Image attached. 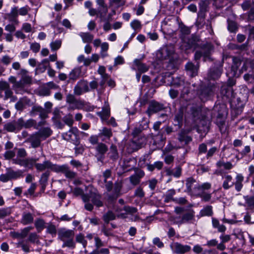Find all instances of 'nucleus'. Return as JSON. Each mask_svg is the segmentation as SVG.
I'll use <instances>...</instances> for the list:
<instances>
[{
  "mask_svg": "<svg viewBox=\"0 0 254 254\" xmlns=\"http://www.w3.org/2000/svg\"><path fill=\"white\" fill-rule=\"evenodd\" d=\"M232 60L233 64L232 65L231 68L233 71L236 72L241 64V60L237 57H233Z\"/></svg>",
  "mask_w": 254,
  "mask_h": 254,
  "instance_id": "60",
  "label": "nucleus"
},
{
  "mask_svg": "<svg viewBox=\"0 0 254 254\" xmlns=\"http://www.w3.org/2000/svg\"><path fill=\"white\" fill-rule=\"evenodd\" d=\"M34 221L33 215L30 212H23L20 220L21 223L24 225L32 224Z\"/></svg>",
  "mask_w": 254,
  "mask_h": 254,
  "instance_id": "32",
  "label": "nucleus"
},
{
  "mask_svg": "<svg viewBox=\"0 0 254 254\" xmlns=\"http://www.w3.org/2000/svg\"><path fill=\"white\" fill-rule=\"evenodd\" d=\"M198 39L194 37L191 36L190 38L187 40L186 49H190L191 48L195 49L198 47Z\"/></svg>",
  "mask_w": 254,
  "mask_h": 254,
  "instance_id": "44",
  "label": "nucleus"
},
{
  "mask_svg": "<svg viewBox=\"0 0 254 254\" xmlns=\"http://www.w3.org/2000/svg\"><path fill=\"white\" fill-rule=\"evenodd\" d=\"M171 85L176 87L183 86L181 93V98H185V95L190 93V84L186 81L183 76L173 77L171 81Z\"/></svg>",
  "mask_w": 254,
  "mask_h": 254,
  "instance_id": "8",
  "label": "nucleus"
},
{
  "mask_svg": "<svg viewBox=\"0 0 254 254\" xmlns=\"http://www.w3.org/2000/svg\"><path fill=\"white\" fill-rule=\"evenodd\" d=\"M19 125L20 126L21 129L24 127L25 128H29L32 127H36L37 124L36 121L32 119H30L25 121L22 118H19Z\"/></svg>",
  "mask_w": 254,
  "mask_h": 254,
  "instance_id": "30",
  "label": "nucleus"
},
{
  "mask_svg": "<svg viewBox=\"0 0 254 254\" xmlns=\"http://www.w3.org/2000/svg\"><path fill=\"white\" fill-rule=\"evenodd\" d=\"M108 179L103 178V183L107 191V200L111 203L116 202L117 198L121 195L123 184L121 182H116L113 184L112 181H108Z\"/></svg>",
  "mask_w": 254,
  "mask_h": 254,
  "instance_id": "2",
  "label": "nucleus"
},
{
  "mask_svg": "<svg viewBox=\"0 0 254 254\" xmlns=\"http://www.w3.org/2000/svg\"><path fill=\"white\" fill-rule=\"evenodd\" d=\"M222 71L223 69L221 66L210 68L207 73V78L209 80L218 79L220 77Z\"/></svg>",
  "mask_w": 254,
  "mask_h": 254,
  "instance_id": "24",
  "label": "nucleus"
},
{
  "mask_svg": "<svg viewBox=\"0 0 254 254\" xmlns=\"http://www.w3.org/2000/svg\"><path fill=\"white\" fill-rule=\"evenodd\" d=\"M186 186L188 192H192L193 190L196 191L198 183L192 177L188 178L186 180Z\"/></svg>",
  "mask_w": 254,
  "mask_h": 254,
  "instance_id": "28",
  "label": "nucleus"
},
{
  "mask_svg": "<svg viewBox=\"0 0 254 254\" xmlns=\"http://www.w3.org/2000/svg\"><path fill=\"white\" fill-rule=\"evenodd\" d=\"M73 194L75 196H81L82 200L84 202L88 201V194L87 193L85 194L82 189L77 187L75 188L73 190Z\"/></svg>",
  "mask_w": 254,
  "mask_h": 254,
  "instance_id": "43",
  "label": "nucleus"
},
{
  "mask_svg": "<svg viewBox=\"0 0 254 254\" xmlns=\"http://www.w3.org/2000/svg\"><path fill=\"white\" fill-rule=\"evenodd\" d=\"M228 29L231 33H236L238 29L237 23L232 20L228 19Z\"/></svg>",
  "mask_w": 254,
  "mask_h": 254,
  "instance_id": "53",
  "label": "nucleus"
},
{
  "mask_svg": "<svg viewBox=\"0 0 254 254\" xmlns=\"http://www.w3.org/2000/svg\"><path fill=\"white\" fill-rule=\"evenodd\" d=\"M84 43H90L93 39V35L89 33L81 32L79 34Z\"/></svg>",
  "mask_w": 254,
  "mask_h": 254,
  "instance_id": "56",
  "label": "nucleus"
},
{
  "mask_svg": "<svg viewBox=\"0 0 254 254\" xmlns=\"http://www.w3.org/2000/svg\"><path fill=\"white\" fill-rule=\"evenodd\" d=\"M133 63L138 71L140 73L145 72L149 69V66L146 64L142 63L139 59H135Z\"/></svg>",
  "mask_w": 254,
  "mask_h": 254,
  "instance_id": "37",
  "label": "nucleus"
},
{
  "mask_svg": "<svg viewBox=\"0 0 254 254\" xmlns=\"http://www.w3.org/2000/svg\"><path fill=\"white\" fill-rule=\"evenodd\" d=\"M213 214L212 206L211 205L206 206L200 212L201 216H211Z\"/></svg>",
  "mask_w": 254,
  "mask_h": 254,
  "instance_id": "52",
  "label": "nucleus"
},
{
  "mask_svg": "<svg viewBox=\"0 0 254 254\" xmlns=\"http://www.w3.org/2000/svg\"><path fill=\"white\" fill-rule=\"evenodd\" d=\"M30 100L26 98H23L22 99H20L15 105V109L18 111H22L23 109L25 108V103H26L28 101H29Z\"/></svg>",
  "mask_w": 254,
  "mask_h": 254,
  "instance_id": "54",
  "label": "nucleus"
},
{
  "mask_svg": "<svg viewBox=\"0 0 254 254\" xmlns=\"http://www.w3.org/2000/svg\"><path fill=\"white\" fill-rule=\"evenodd\" d=\"M243 198L245 201L244 206L248 209H254V195H244Z\"/></svg>",
  "mask_w": 254,
  "mask_h": 254,
  "instance_id": "34",
  "label": "nucleus"
},
{
  "mask_svg": "<svg viewBox=\"0 0 254 254\" xmlns=\"http://www.w3.org/2000/svg\"><path fill=\"white\" fill-rule=\"evenodd\" d=\"M23 177L22 170L14 171L11 168L6 169V173L0 175V181L3 183L7 182L11 180H16Z\"/></svg>",
  "mask_w": 254,
  "mask_h": 254,
  "instance_id": "11",
  "label": "nucleus"
},
{
  "mask_svg": "<svg viewBox=\"0 0 254 254\" xmlns=\"http://www.w3.org/2000/svg\"><path fill=\"white\" fill-rule=\"evenodd\" d=\"M38 160V158H27L25 160L16 159L15 161L16 163L18 164V165L28 169H32L35 166L36 170L38 172H43L46 169L55 172L57 164H53L49 160H45L42 163H37Z\"/></svg>",
  "mask_w": 254,
  "mask_h": 254,
  "instance_id": "1",
  "label": "nucleus"
},
{
  "mask_svg": "<svg viewBox=\"0 0 254 254\" xmlns=\"http://www.w3.org/2000/svg\"><path fill=\"white\" fill-rule=\"evenodd\" d=\"M79 130L76 127H71L69 130L62 135V138L66 141H70L75 145H78L79 141L78 139Z\"/></svg>",
  "mask_w": 254,
  "mask_h": 254,
  "instance_id": "12",
  "label": "nucleus"
},
{
  "mask_svg": "<svg viewBox=\"0 0 254 254\" xmlns=\"http://www.w3.org/2000/svg\"><path fill=\"white\" fill-rule=\"evenodd\" d=\"M97 115L100 117L103 122L106 121L109 119L110 116V108L107 102H105L102 111L97 112Z\"/></svg>",
  "mask_w": 254,
  "mask_h": 254,
  "instance_id": "27",
  "label": "nucleus"
},
{
  "mask_svg": "<svg viewBox=\"0 0 254 254\" xmlns=\"http://www.w3.org/2000/svg\"><path fill=\"white\" fill-rule=\"evenodd\" d=\"M11 213L10 207L2 208L0 209V219H3L4 217L10 215Z\"/></svg>",
  "mask_w": 254,
  "mask_h": 254,
  "instance_id": "63",
  "label": "nucleus"
},
{
  "mask_svg": "<svg viewBox=\"0 0 254 254\" xmlns=\"http://www.w3.org/2000/svg\"><path fill=\"white\" fill-rule=\"evenodd\" d=\"M55 172L57 173H63L66 178L70 179H73L76 176V173L70 170L69 167L67 164H64L62 165L57 164Z\"/></svg>",
  "mask_w": 254,
  "mask_h": 254,
  "instance_id": "18",
  "label": "nucleus"
},
{
  "mask_svg": "<svg viewBox=\"0 0 254 254\" xmlns=\"http://www.w3.org/2000/svg\"><path fill=\"white\" fill-rule=\"evenodd\" d=\"M188 108V106H182L175 115L174 121L177 122V124H175V125L178 126L179 128L182 127L184 116L185 118L189 117V112H187Z\"/></svg>",
  "mask_w": 254,
  "mask_h": 254,
  "instance_id": "16",
  "label": "nucleus"
},
{
  "mask_svg": "<svg viewBox=\"0 0 254 254\" xmlns=\"http://www.w3.org/2000/svg\"><path fill=\"white\" fill-rule=\"evenodd\" d=\"M81 73L80 67L75 68L69 73V78L70 80H75L79 77Z\"/></svg>",
  "mask_w": 254,
  "mask_h": 254,
  "instance_id": "50",
  "label": "nucleus"
},
{
  "mask_svg": "<svg viewBox=\"0 0 254 254\" xmlns=\"http://www.w3.org/2000/svg\"><path fill=\"white\" fill-rule=\"evenodd\" d=\"M126 3V0H109V6L114 8L113 11L114 13H116V10L123 6Z\"/></svg>",
  "mask_w": 254,
  "mask_h": 254,
  "instance_id": "33",
  "label": "nucleus"
},
{
  "mask_svg": "<svg viewBox=\"0 0 254 254\" xmlns=\"http://www.w3.org/2000/svg\"><path fill=\"white\" fill-rule=\"evenodd\" d=\"M146 138L145 136H141L139 139L132 138L127 144V149L129 153H131L141 148L145 143Z\"/></svg>",
  "mask_w": 254,
  "mask_h": 254,
  "instance_id": "14",
  "label": "nucleus"
},
{
  "mask_svg": "<svg viewBox=\"0 0 254 254\" xmlns=\"http://www.w3.org/2000/svg\"><path fill=\"white\" fill-rule=\"evenodd\" d=\"M216 124L219 127L221 133L222 134L224 133L226 131L225 121L223 118L220 117V115L218 116L216 119Z\"/></svg>",
  "mask_w": 254,
  "mask_h": 254,
  "instance_id": "48",
  "label": "nucleus"
},
{
  "mask_svg": "<svg viewBox=\"0 0 254 254\" xmlns=\"http://www.w3.org/2000/svg\"><path fill=\"white\" fill-rule=\"evenodd\" d=\"M199 67L198 62L196 65L192 62H188L185 65V69L187 74L191 77H193L197 75Z\"/></svg>",
  "mask_w": 254,
  "mask_h": 254,
  "instance_id": "26",
  "label": "nucleus"
},
{
  "mask_svg": "<svg viewBox=\"0 0 254 254\" xmlns=\"http://www.w3.org/2000/svg\"><path fill=\"white\" fill-rule=\"evenodd\" d=\"M219 239L221 242L219 243V246H218V250L221 251H223L226 249L225 244L229 242L231 240V237L230 235L222 233L219 236Z\"/></svg>",
  "mask_w": 254,
  "mask_h": 254,
  "instance_id": "31",
  "label": "nucleus"
},
{
  "mask_svg": "<svg viewBox=\"0 0 254 254\" xmlns=\"http://www.w3.org/2000/svg\"><path fill=\"white\" fill-rule=\"evenodd\" d=\"M42 140V139L40 136L35 132L30 134L26 139L25 142L30 143L32 148H36L40 146Z\"/></svg>",
  "mask_w": 254,
  "mask_h": 254,
  "instance_id": "21",
  "label": "nucleus"
},
{
  "mask_svg": "<svg viewBox=\"0 0 254 254\" xmlns=\"http://www.w3.org/2000/svg\"><path fill=\"white\" fill-rule=\"evenodd\" d=\"M75 241L77 243H80L84 248H86L87 245V242L85 239V237L82 233H79L76 235Z\"/></svg>",
  "mask_w": 254,
  "mask_h": 254,
  "instance_id": "59",
  "label": "nucleus"
},
{
  "mask_svg": "<svg viewBox=\"0 0 254 254\" xmlns=\"http://www.w3.org/2000/svg\"><path fill=\"white\" fill-rule=\"evenodd\" d=\"M50 175V171L47 170L46 172L43 173L41 176L39 181L41 185L45 186L48 181L49 176Z\"/></svg>",
  "mask_w": 254,
  "mask_h": 254,
  "instance_id": "58",
  "label": "nucleus"
},
{
  "mask_svg": "<svg viewBox=\"0 0 254 254\" xmlns=\"http://www.w3.org/2000/svg\"><path fill=\"white\" fill-rule=\"evenodd\" d=\"M234 91L232 87L223 83L221 87L220 94L223 97L229 99L233 97Z\"/></svg>",
  "mask_w": 254,
  "mask_h": 254,
  "instance_id": "29",
  "label": "nucleus"
},
{
  "mask_svg": "<svg viewBox=\"0 0 254 254\" xmlns=\"http://www.w3.org/2000/svg\"><path fill=\"white\" fill-rule=\"evenodd\" d=\"M87 194L88 201L84 202V208L86 210L92 211L94 205L98 208L103 206V202L101 200L102 196L97 190L91 188Z\"/></svg>",
  "mask_w": 254,
  "mask_h": 254,
  "instance_id": "3",
  "label": "nucleus"
},
{
  "mask_svg": "<svg viewBox=\"0 0 254 254\" xmlns=\"http://www.w3.org/2000/svg\"><path fill=\"white\" fill-rule=\"evenodd\" d=\"M35 226L38 232L42 231L45 227V222L42 219H37L35 222Z\"/></svg>",
  "mask_w": 254,
  "mask_h": 254,
  "instance_id": "61",
  "label": "nucleus"
},
{
  "mask_svg": "<svg viewBox=\"0 0 254 254\" xmlns=\"http://www.w3.org/2000/svg\"><path fill=\"white\" fill-rule=\"evenodd\" d=\"M27 155V153L26 150L23 148H19L17 152V157L12 159L13 163L18 165L15 163L16 159L18 160H25L27 158H25Z\"/></svg>",
  "mask_w": 254,
  "mask_h": 254,
  "instance_id": "47",
  "label": "nucleus"
},
{
  "mask_svg": "<svg viewBox=\"0 0 254 254\" xmlns=\"http://www.w3.org/2000/svg\"><path fill=\"white\" fill-rule=\"evenodd\" d=\"M63 121L64 123L65 124L67 125L68 127H72V125L73 124L74 121L73 120L72 116L71 114H68L67 115L65 116L63 119Z\"/></svg>",
  "mask_w": 254,
  "mask_h": 254,
  "instance_id": "64",
  "label": "nucleus"
},
{
  "mask_svg": "<svg viewBox=\"0 0 254 254\" xmlns=\"http://www.w3.org/2000/svg\"><path fill=\"white\" fill-rule=\"evenodd\" d=\"M223 178L224 180L222 184V187L224 190H228L234 186V182L233 181V178L231 175H225Z\"/></svg>",
  "mask_w": 254,
  "mask_h": 254,
  "instance_id": "38",
  "label": "nucleus"
},
{
  "mask_svg": "<svg viewBox=\"0 0 254 254\" xmlns=\"http://www.w3.org/2000/svg\"><path fill=\"white\" fill-rule=\"evenodd\" d=\"M116 219V215L112 211H108L103 216V219L104 222L108 224L110 221L114 220Z\"/></svg>",
  "mask_w": 254,
  "mask_h": 254,
  "instance_id": "51",
  "label": "nucleus"
},
{
  "mask_svg": "<svg viewBox=\"0 0 254 254\" xmlns=\"http://www.w3.org/2000/svg\"><path fill=\"white\" fill-rule=\"evenodd\" d=\"M75 94L68 93L66 96V102L68 104L72 105V109L81 110L86 105V103L80 99H76Z\"/></svg>",
  "mask_w": 254,
  "mask_h": 254,
  "instance_id": "13",
  "label": "nucleus"
},
{
  "mask_svg": "<svg viewBox=\"0 0 254 254\" xmlns=\"http://www.w3.org/2000/svg\"><path fill=\"white\" fill-rule=\"evenodd\" d=\"M30 9L31 8L28 5H25L19 9L17 6L12 7L10 13L8 14L9 21L18 23L17 17L18 15L25 16L28 13Z\"/></svg>",
  "mask_w": 254,
  "mask_h": 254,
  "instance_id": "10",
  "label": "nucleus"
},
{
  "mask_svg": "<svg viewBox=\"0 0 254 254\" xmlns=\"http://www.w3.org/2000/svg\"><path fill=\"white\" fill-rule=\"evenodd\" d=\"M205 17L206 14L204 13H197V17L195 22V25L199 29H201L203 27L205 24Z\"/></svg>",
  "mask_w": 254,
  "mask_h": 254,
  "instance_id": "46",
  "label": "nucleus"
},
{
  "mask_svg": "<svg viewBox=\"0 0 254 254\" xmlns=\"http://www.w3.org/2000/svg\"><path fill=\"white\" fill-rule=\"evenodd\" d=\"M165 109V107L163 104L152 100L149 101L148 107L145 113L150 117L152 114L163 111Z\"/></svg>",
  "mask_w": 254,
  "mask_h": 254,
  "instance_id": "15",
  "label": "nucleus"
},
{
  "mask_svg": "<svg viewBox=\"0 0 254 254\" xmlns=\"http://www.w3.org/2000/svg\"><path fill=\"white\" fill-rule=\"evenodd\" d=\"M212 224L214 228L217 229L218 232L224 233L226 227L223 224H220L218 220L215 218H212Z\"/></svg>",
  "mask_w": 254,
  "mask_h": 254,
  "instance_id": "41",
  "label": "nucleus"
},
{
  "mask_svg": "<svg viewBox=\"0 0 254 254\" xmlns=\"http://www.w3.org/2000/svg\"><path fill=\"white\" fill-rule=\"evenodd\" d=\"M190 131L186 129H181L178 133V139L179 141L185 145H187L191 142L192 137L189 135Z\"/></svg>",
  "mask_w": 254,
  "mask_h": 254,
  "instance_id": "25",
  "label": "nucleus"
},
{
  "mask_svg": "<svg viewBox=\"0 0 254 254\" xmlns=\"http://www.w3.org/2000/svg\"><path fill=\"white\" fill-rule=\"evenodd\" d=\"M89 91L88 81L85 80H80L75 85L73 89V93L76 96H80Z\"/></svg>",
  "mask_w": 254,
  "mask_h": 254,
  "instance_id": "17",
  "label": "nucleus"
},
{
  "mask_svg": "<svg viewBox=\"0 0 254 254\" xmlns=\"http://www.w3.org/2000/svg\"><path fill=\"white\" fill-rule=\"evenodd\" d=\"M218 87L216 83H209L207 85L202 84L198 90V96L202 102H205L212 97Z\"/></svg>",
  "mask_w": 254,
  "mask_h": 254,
  "instance_id": "6",
  "label": "nucleus"
},
{
  "mask_svg": "<svg viewBox=\"0 0 254 254\" xmlns=\"http://www.w3.org/2000/svg\"><path fill=\"white\" fill-rule=\"evenodd\" d=\"M175 54V47L173 45L162 47L157 52V58L160 60H170Z\"/></svg>",
  "mask_w": 254,
  "mask_h": 254,
  "instance_id": "9",
  "label": "nucleus"
},
{
  "mask_svg": "<svg viewBox=\"0 0 254 254\" xmlns=\"http://www.w3.org/2000/svg\"><path fill=\"white\" fill-rule=\"evenodd\" d=\"M19 123V119L17 121L13 120L7 122L4 125L3 129L7 132L17 133L21 130Z\"/></svg>",
  "mask_w": 254,
  "mask_h": 254,
  "instance_id": "23",
  "label": "nucleus"
},
{
  "mask_svg": "<svg viewBox=\"0 0 254 254\" xmlns=\"http://www.w3.org/2000/svg\"><path fill=\"white\" fill-rule=\"evenodd\" d=\"M244 180V177L242 174H239L237 175L236 181L234 182V185H235V190L238 192L240 191L243 187V182Z\"/></svg>",
  "mask_w": 254,
  "mask_h": 254,
  "instance_id": "40",
  "label": "nucleus"
},
{
  "mask_svg": "<svg viewBox=\"0 0 254 254\" xmlns=\"http://www.w3.org/2000/svg\"><path fill=\"white\" fill-rule=\"evenodd\" d=\"M134 173L129 177L130 183L134 186L138 185L141 179L145 176L144 172L137 168H134Z\"/></svg>",
  "mask_w": 254,
  "mask_h": 254,
  "instance_id": "20",
  "label": "nucleus"
},
{
  "mask_svg": "<svg viewBox=\"0 0 254 254\" xmlns=\"http://www.w3.org/2000/svg\"><path fill=\"white\" fill-rule=\"evenodd\" d=\"M36 132L42 140H45L52 135L53 131L50 127H46L41 128L39 131H36Z\"/></svg>",
  "mask_w": 254,
  "mask_h": 254,
  "instance_id": "35",
  "label": "nucleus"
},
{
  "mask_svg": "<svg viewBox=\"0 0 254 254\" xmlns=\"http://www.w3.org/2000/svg\"><path fill=\"white\" fill-rule=\"evenodd\" d=\"M185 207L177 206L175 207L174 212L177 215H181L183 224L192 223L195 219V212L193 209H190L185 212Z\"/></svg>",
  "mask_w": 254,
  "mask_h": 254,
  "instance_id": "7",
  "label": "nucleus"
},
{
  "mask_svg": "<svg viewBox=\"0 0 254 254\" xmlns=\"http://www.w3.org/2000/svg\"><path fill=\"white\" fill-rule=\"evenodd\" d=\"M143 130L139 126L135 127L131 133V134L133 136V138L139 139L141 136H145L142 134V131Z\"/></svg>",
  "mask_w": 254,
  "mask_h": 254,
  "instance_id": "55",
  "label": "nucleus"
},
{
  "mask_svg": "<svg viewBox=\"0 0 254 254\" xmlns=\"http://www.w3.org/2000/svg\"><path fill=\"white\" fill-rule=\"evenodd\" d=\"M109 158L113 161H117L119 158V153L116 145L112 144L108 153Z\"/></svg>",
  "mask_w": 254,
  "mask_h": 254,
  "instance_id": "39",
  "label": "nucleus"
},
{
  "mask_svg": "<svg viewBox=\"0 0 254 254\" xmlns=\"http://www.w3.org/2000/svg\"><path fill=\"white\" fill-rule=\"evenodd\" d=\"M99 134L100 136H104L108 138H110L113 135L112 129L106 127H103L102 129L100 130V132Z\"/></svg>",
  "mask_w": 254,
  "mask_h": 254,
  "instance_id": "62",
  "label": "nucleus"
},
{
  "mask_svg": "<svg viewBox=\"0 0 254 254\" xmlns=\"http://www.w3.org/2000/svg\"><path fill=\"white\" fill-rule=\"evenodd\" d=\"M176 193V190L174 189L168 190L163 196L164 201L165 203H169L171 201L174 202V200L176 198H174V196L175 195Z\"/></svg>",
  "mask_w": 254,
  "mask_h": 254,
  "instance_id": "36",
  "label": "nucleus"
},
{
  "mask_svg": "<svg viewBox=\"0 0 254 254\" xmlns=\"http://www.w3.org/2000/svg\"><path fill=\"white\" fill-rule=\"evenodd\" d=\"M216 166L218 168L223 167L225 170H230L233 167V165L230 162H224L222 161H219L216 163Z\"/></svg>",
  "mask_w": 254,
  "mask_h": 254,
  "instance_id": "57",
  "label": "nucleus"
},
{
  "mask_svg": "<svg viewBox=\"0 0 254 254\" xmlns=\"http://www.w3.org/2000/svg\"><path fill=\"white\" fill-rule=\"evenodd\" d=\"M210 4L209 0H200L198 3L199 11L198 13L206 14Z\"/></svg>",
  "mask_w": 254,
  "mask_h": 254,
  "instance_id": "42",
  "label": "nucleus"
},
{
  "mask_svg": "<svg viewBox=\"0 0 254 254\" xmlns=\"http://www.w3.org/2000/svg\"><path fill=\"white\" fill-rule=\"evenodd\" d=\"M95 149L96 151V156L97 160L100 161H103L105 158V154L108 150L107 145L102 142H99L95 147Z\"/></svg>",
  "mask_w": 254,
  "mask_h": 254,
  "instance_id": "22",
  "label": "nucleus"
},
{
  "mask_svg": "<svg viewBox=\"0 0 254 254\" xmlns=\"http://www.w3.org/2000/svg\"><path fill=\"white\" fill-rule=\"evenodd\" d=\"M190 115L193 120L198 118L201 112L200 109L196 106H192L190 108Z\"/></svg>",
  "mask_w": 254,
  "mask_h": 254,
  "instance_id": "49",
  "label": "nucleus"
},
{
  "mask_svg": "<svg viewBox=\"0 0 254 254\" xmlns=\"http://www.w3.org/2000/svg\"><path fill=\"white\" fill-rule=\"evenodd\" d=\"M164 164L162 161H156L153 164H147L146 165L147 169L150 172H153L155 169L160 170L162 169Z\"/></svg>",
  "mask_w": 254,
  "mask_h": 254,
  "instance_id": "45",
  "label": "nucleus"
},
{
  "mask_svg": "<svg viewBox=\"0 0 254 254\" xmlns=\"http://www.w3.org/2000/svg\"><path fill=\"white\" fill-rule=\"evenodd\" d=\"M199 48L200 49L195 52L194 60L197 61L199 60L201 57H203V60L204 62L206 61H211V55L214 50L213 45L211 43L206 42L201 44Z\"/></svg>",
  "mask_w": 254,
  "mask_h": 254,
  "instance_id": "5",
  "label": "nucleus"
},
{
  "mask_svg": "<svg viewBox=\"0 0 254 254\" xmlns=\"http://www.w3.org/2000/svg\"><path fill=\"white\" fill-rule=\"evenodd\" d=\"M171 249L173 253L176 254H184L189 252L191 247L189 245H183L178 242H175L170 245Z\"/></svg>",
  "mask_w": 254,
  "mask_h": 254,
  "instance_id": "19",
  "label": "nucleus"
},
{
  "mask_svg": "<svg viewBox=\"0 0 254 254\" xmlns=\"http://www.w3.org/2000/svg\"><path fill=\"white\" fill-rule=\"evenodd\" d=\"M74 235L73 230L67 229L65 228H60L58 231V239L64 242L63 247L75 248V243L73 240Z\"/></svg>",
  "mask_w": 254,
  "mask_h": 254,
  "instance_id": "4",
  "label": "nucleus"
}]
</instances>
